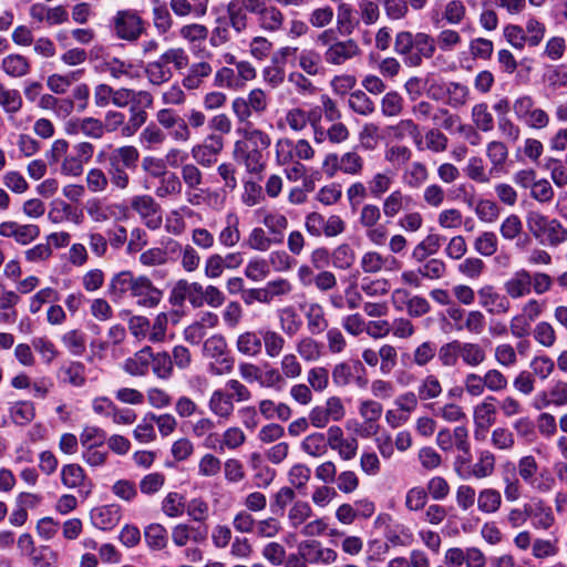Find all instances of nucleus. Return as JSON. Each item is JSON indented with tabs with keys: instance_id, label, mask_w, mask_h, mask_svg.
Masks as SVG:
<instances>
[{
	"instance_id": "obj_1",
	"label": "nucleus",
	"mask_w": 567,
	"mask_h": 567,
	"mask_svg": "<svg viewBox=\"0 0 567 567\" xmlns=\"http://www.w3.org/2000/svg\"><path fill=\"white\" fill-rule=\"evenodd\" d=\"M231 29L240 34L248 28V14H252L259 29L267 33H276L284 29L285 14L268 0H231L226 7Z\"/></svg>"
},
{
	"instance_id": "obj_2",
	"label": "nucleus",
	"mask_w": 567,
	"mask_h": 567,
	"mask_svg": "<svg viewBox=\"0 0 567 567\" xmlns=\"http://www.w3.org/2000/svg\"><path fill=\"white\" fill-rule=\"evenodd\" d=\"M237 133L243 136V140L234 144V159L244 165L250 174L261 173L266 167L265 152L271 144L270 136L254 125L239 127Z\"/></svg>"
},
{
	"instance_id": "obj_3",
	"label": "nucleus",
	"mask_w": 567,
	"mask_h": 567,
	"mask_svg": "<svg viewBox=\"0 0 567 567\" xmlns=\"http://www.w3.org/2000/svg\"><path fill=\"white\" fill-rule=\"evenodd\" d=\"M140 159V152L133 145L114 148L107 156L106 174L109 184L113 189L128 188L131 177L128 171H135Z\"/></svg>"
},
{
	"instance_id": "obj_4",
	"label": "nucleus",
	"mask_w": 567,
	"mask_h": 567,
	"mask_svg": "<svg viewBox=\"0 0 567 567\" xmlns=\"http://www.w3.org/2000/svg\"><path fill=\"white\" fill-rule=\"evenodd\" d=\"M526 225L532 236L540 244L557 247L567 241V228L558 219L549 218L540 212H528Z\"/></svg>"
},
{
	"instance_id": "obj_5",
	"label": "nucleus",
	"mask_w": 567,
	"mask_h": 567,
	"mask_svg": "<svg viewBox=\"0 0 567 567\" xmlns=\"http://www.w3.org/2000/svg\"><path fill=\"white\" fill-rule=\"evenodd\" d=\"M318 44L326 48L323 59L327 64L342 65L361 55V49L354 39L338 40L336 31L327 29L317 38Z\"/></svg>"
},
{
	"instance_id": "obj_6",
	"label": "nucleus",
	"mask_w": 567,
	"mask_h": 567,
	"mask_svg": "<svg viewBox=\"0 0 567 567\" xmlns=\"http://www.w3.org/2000/svg\"><path fill=\"white\" fill-rule=\"evenodd\" d=\"M269 106L267 93L259 87L252 89L246 96L235 97L231 102V111L236 116L237 123L247 127L252 125V116H261Z\"/></svg>"
},
{
	"instance_id": "obj_7",
	"label": "nucleus",
	"mask_w": 567,
	"mask_h": 567,
	"mask_svg": "<svg viewBox=\"0 0 567 567\" xmlns=\"http://www.w3.org/2000/svg\"><path fill=\"white\" fill-rule=\"evenodd\" d=\"M516 120L532 130H545L550 123L549 114L537 106L535 99L529 94L518 95L512 104Z\"/></svg>"
},
{
	"instance_id": "obj_8",
	"label": "nucleus",
	"mask_w": 567,
	"mask_h": 567,
	"mask_svg": "<svg viewBox=\"0 0 567 567\" xmlns=\"http://www.w3.org/2000/svg\"><path fill=\"white\" fill-rule=\"evenodd\" d=\"M203 354L213 360L209 368L213 374L223 375L233 371L235 359L230 354L227 341L221 334H213L204 341Z\"/></svg>"
},
{
	"instance_id": "obj_9",
	"label": "nucleus",
	"mask_w": 567,
	"mask_h": 567,
	"mask_svg": "<svg viewBox=\"0 0 567 567\" xmlns=\"http://www.w3.org/2000/svg\"><path fill=\"white\" fill-rule=\"evenodd\" d=\"M115 35L128 42L136 41L145 31L144 20L132 9L118 10L111 21Z\"/></svg>"
},
{
	"instance_id": "obj_10",
	"label": "nucleus",
	"mask_w": 567,
	"mask_h": 567,
	"mask_svg": "<svg viewBox=\"0 0 567 567\" xmlns=\"http://www.w3.org/2000/svg\"><path fill=\"white\" fill-rule=\"evenodd\" d=\"M182 184L186 186V200L192 206H199L206 202L208 189L203 188L204 175L202 171L192 163L185 164L181 168Z\"/></svg>"
},
{
	"instance_id": "obj_11",
	"label": "nucleus",
	"mask_w": 567,
	"mask_h": 567,
	"mask_svg": "<svg viewBox=\"0 0 567 567\" xmlns=\"http://www.w3.org/2000/svg\"><path fill=\"white\" fill-rule=\"evenodd\" d=\"M85 212L94 223L103 224L109 220L126 218L127 208L122 204H109L101 198H91L85 204Z\"/></svg>"
},
{
	"instance_id": "obj_12",
	"label": "nucleus",
	"mask_w": 567,
	"mask_h": 567,
	"mask_svg": "<svg viewBox=\"0 0 567 567\" xmlns=\"http://www.w3.org/2000/svg\"><path fill=\"white\" fill-rule=\"evenodd\" d=\"M477 296L480 306L489 315L502 316L511 310L508 296L499 293L492 285L481 287Z\"/></svg>"
},
{
	"instance_id": "obj_13",
	"label": "nucleus",
	"mask_w": 567,
	"mask_h": 567,
	"mask_svg": "<svg viewBox=\"0 0 567 567\" xmlns=\"http://www.w3.org/2000/svg\"><path fill=\"white\" fill-rule=\"evenodd\" d=\"M0 236L13 238L17 244L27 246L40 236V228L34 224H19L8 220L0 224Z\"/></svg>"
},
{
	"instance_id": "obj_14",
	"label": "nucleus",
	"mask_w": 567,
	"mask_h": 567,
	"mask_svg": "<svg viewBox=\"0 0 567 567\" xmlns=\"http://www.w3.org/2000/svg\"><path fill=\"white\" fill-rule=\"evenodd\" d=\"M221 136L210 134L204 142L192 148V156L203 167H210L217 161V155L223 151Z\"/></svg>"
},
{
	"instance_id": "obj_15",
	"label": "nucleus",
	"mask_w": 567,
	"mask_h": 567,
	"mask_svg": "<svg viewBox=\"0 0 567 567\" xmlns=\"http://www.w3.org/2000/svg\"><path fill=\"white\" fill-rule=\"evenodd\" d=\"M299 553L310 564H332L337 560L338 554L332 548H323L317 540H306L299 544Z\"/></svg>"
},
{
	"instance_id": "obj_16",
	"label": "nucleus",
	"mask_w": 567,
	"mask_h": 567,
	"mask_svg": "<svg viewBox=\"0 0 567 567\" xmlns=\"http://www.w3.org/2000/svg\"><path fill=\"white\" fill-rule=\"evenodd\" d=\"M530 271L520 268L516 270L505 282L504 290L509 299H522L532 292Z\"/></svg>"
},
{
	"instance_id": "obj_17",
	"label": "nucleus",
	"mask_w": 567,
	"mask_h": 567,
	"mask_svg": "<svg viewBox=\"0 0 567 567\" xmlns=\"http://www.w3.org/2000/svg\"><path fill=\"white\" fill-rule=\"evenodd\" d=\"M519 477L527 484L533 485L539 492H549L555 483V480L546 472L547 476L544 481L534 485V476L538 470L537 461L532 455H526L519 458L518 464Z\"/></svg>"
},
{
	"instance_id": "obj_18",
	"label": "nucleus",
	"mask_w": 567,
	"mask_h": 567,
	"mask_svg": "<svg viewBox=\"0 0 567 567\" xmlns=\"http://www.w3.org/2000/svg\"><path fill=\"white\" fill-rule=\"evenodd\" d=\"M435 52V40L426 33H416L414 37V47L411 54L404 59L409 66H420L423 59H430Z\"/></svg>"
},
{
	"instance_id": "obj_19",
	"label": "nucleus",
	"mask_w": 567,
	"mask_h": 567,
	"mask_svg": "<svg viewBox=\"0 0 567 567\" xmlns=\"http://www.w3.org/2000/svg\"><path fill=\"white\" fill-rule=\"evenodd\" d=\"M92 524L102 530H110L121 519V508L116 504L94 507L90 513Z\"/></svg>"
},
{
	"instance_id": "obj_20",
	"label": "nucleus",
	"mask_w": 567,
	"mask_h": 567,
	"mask_svg": "<svg viewBox=\"0 0 567 567\" xmlns=\"http://www.w3.org/2000/svg\"><path fill=\"white\" fill-rule=\"evenodd\" d=\"M360 266L365 274H377L382 269H399L400 262L392 256H382L378 251H368L362 256Z\"/></svg>"
},
{
	"instance_id": "obj_21",
	"label": "nucleus",
	"mask_w": 567,
	"mask_h": 567,
	"mask_svg": "<svg viewBox=\"0 0 567 567\" xmlns=\"http://www.w3.org/2000/svg\"><path fill=\"white\" fill-rule=\"evenodd\" d=\"M153 351L150 347H144L135 352L133 357L123 362V370L132 377H144L148 373Z\"/></svg>"
},
{
	"instance_id": "obj_22",
	"label": "nucleus",
	"mask_w": 567,
	"mask_h": 567,
	"mask_svg": "<svg viewBox=\"0 0 567 567\" xmlns=\"http://www.w3.org/2000/svg\"><path fill=\"white\" fill-rule=\"evenodd\" d=\"M495 464L496 457L491 451H480L476 462L471 463L465 480H483L492 476L495 472Z\"/></svg>"
},
{
	"instance_id": "obj_23",
	"label": "nucleus",
	"mask_w": 567,
	"mask_h": 567,
	"mask_svg": "<svg viewBox=\"0 0 567 567\" xmlns=\"http://www.w3.org/2000/svg\"><path fill=\"white\" fill-rule=\"evenodd\" d=\"M411 202L412 197L398 188L382 199L381 210L386 218L392 219L406 209Z\"/></svg>"
},
{
	"instance_id": "obj_24",
	"label": "nucleus",
	"mask_w": 567,
	"mask_h": 567,
	"mask_svg": "<svg viewBox=\"0 0 567 567\" xmlns=\"http://www.w3.org/2000/svg\"><path fill=\"white\" fill-rule=\"evenodd\" d=\"M209 411L219 420H229L234 414V401L228 396L227 391L217 389L213 391L208 401Z\"/></svg>"
},
{
	"instance_id": "obj_25",
	"label": "nucleus",
	"mask_w": 567,
	"mask_h": 567,
	"mask_svg": "<svg viewBox=\"0 0 567 567\" xmlns=\"http://www.w3.org/2000/svg\"><path fill=\"white\" fill-rule=\"evenodd\" d=\"M169 8L178 18H203L208 10V3L204 0H171Z\"/></svg>"
},
{
	"instance_id": "obj_26",
	"label": "nucleus",
	"mask_w": 567,
	"mask_h": 567,
	"mask_svg": "<svg viewBox=\"0 0 567 567\" xmlns=\"http://www.w3.org/2000/svg\"><path fill=\"white\" fill-rule=\"evenodd\" d=\"M213 73L212 65L206 61L193 63L185 76L183 78V86L186 90H197L202 86L205 79L209 78Z\"/></svg>"
},
{
	"instance_id": "obj_27",
	"label": "nucleus",
	"mask_w": 567,
	"mask_h": 567,
	"mask_svg": "<svg viewBox=\"0 0 567 567\" xmlns=\"http://www.w3.org/2000/svg\"><path fill=\"white\" fill-rule=\"evenodd\" d=\"M58 378L62 383L80 388L86 381L85 365L80 361L68 362L58 370Z\"/></svg>"
},
{
	"instance_id": "obj_28",
	"label": "nucleus",
	"mask_w": 567,
	"mask_h": 567,
	"mask_svg": "<svg viewBox=\"0 0 567 567\" xmlns=\"http://www.w3.org/2000/svg\"><path fill=\"white\" fill-rule=\"evenodd\" d=\"M163 292L156 288L151 279L146 276H142L141 282L137 288L135 296L136 302L142 307H155L162 300Z\"/></svg>"
},
{
	"instance_id": "obj_29",
	"label": "nucleus",
	"mask_w": 567,
	"mask_h": 567,
	"mask_svg": "<svg viewBox=\"0 0 567 567\" xmlns=\"http://www.w3.org/2000/svg\"><path fill=\"white\" fill-rule=\"evenodd\" d=\"M1 69L8 76L22 78L30 73L31 63L27 56L11 53L2 59Z\"/></svg>"
},
{
	"instance_id": "obj_30",
	"label": "nucleus",
	"mask_w": 567,
	"mask_h": 567,
	"mask_svg": "<svg viewBox=\"0 0 567 567\" xmlns=\"http://www.w3.org/2000/svg\"><path fill=\"white\" fill-rule=\"evenodd\" d=\"M429 176L425 164L412 162L402 172V183L411 189H417L426 183Z\"/></svg>"
},
{
	"instance_id": "obj_31",
	"label": "nucleus",
	"mask_w": 567,
	"mask_h": 567,
	"mask_svg": "<svg viewBox=\"0 0 567 567\" xmlns=\"http://www.w3.org/2000/svg\"><path fill=\"white\" fill-rule=\"evenodd\" d=\"M239 218L235 214H228L225 226L218 234V241L225 248H233L240 241Z\"/></svg>"
},
{
	"instance_id": "obj_32",
	"label": "nucleus",
	"mask_w": 567,
	"mask_h": 567,
	"mask_svg": "<svg viewBox=\"0 0 567 567\" xmlns=\"http://www.w3.org/2000/svg\"><path fill=\"white\" fill-rule=\"evenodd\" d=\"M487 359L485 349L477 342L461 341V361L470 368H477Z\"/></svg>"
},
{
	"instance_id": "obj_33",
	"label": "nucleus",
	"mask_w": 567,
	"mask_h": 567,
	"mask_svg": "<svg viewBox=\"0 0 567 567\" xmlns=\"http://www.w3.org/2000/svg\"><path fill=\"white\" fill-rule=\"evenodd\" d=\"M502 494L493 487H485L477 494V509L483 514H495L502 506Z\"/></svg>"
},
{
	"instance_id": "obj_34",
	"label": "nucleus",
	"mask_w": 567,
	"mask_h": 567,
	"mask_svg": "<svg viewBox=\"0 0 567 567\" xmlns=\"http://www.w3.org/2000/svg\"><path fill=\"white\" fill-rule=\"evenodd\" d=\"M262 224L268 229L275 244H282L285 230L288 228V219L280 213H266L262 217Z\"/></svg>"
},
{
	"instance_id": "obj_35",
	"label": "nucleus",
	"mask_w": 567,
	"mask_h": 567,
	"mask_svg": "<svg viewBox=\"0 0 567 567\" xmlns=\"http://www.w3.org/2000/svg\"><path fill=\"white\" fill-rule=\"evenodd\" d=\"M236 348L238 352L247 357H257L261 353L262 343L260 331H246L240 333L236 341Z\"/></svg>"
},
{
	"instance_id": "obj_36",
	"label": "nucleus",
	"mask_w": 567,
	"mask_h": 567,
	"mask_svg": "<svg viewBox=\"0 0 567 567\" xmlns=\"http://www.w3.org/2000/svg\"><path fill=\"white\" fill-rule=\"evenodd\" d=\"M486 156L491 163L489 173L501 171L507 158L508 147L503 141H491L486 145Z\"/></svg>"
},
{
	"instance_id": "obj_37",
	"label": "nucleus",
	"mask_w": 567,
	"mask_h": 567,
	"mask_svg": "<svg viewBox=\"0 0 567 567\" xmlns=\"http://www.w3.org/2000/svg\"><path fill=\"white\" fill-rule=\"evenodd\" d=\"M393 183L394 177L391 171L377 172L367 182L369 195L373 198H381L391 189Z\"/></svg>"
},
{
	"instance_id": "obj_38",
	"label": "nucleus",
	"mask_w": 567,
	"mask_h": 567,
	"mask_svg": "<svg viewBox=\"0 0 567 567\" xmlns=\"http://www.w3.org/2000/svg\"><path fill=\"white\" fill-rule=\"evenodd\" d=\"M494 400L493 396H488L475 406L473 417L477 427L488 429L494 424L496 414V408L493 404Z\"/></svg>"
},
{
	"instance_id": "obj_39",
	"label": "nucleus",
	"mask_w": 567,
	"mask_h": 567,
	"mask_svg": "<svg viewBox=\"0 0 567 567\" xmlns=\"http://www.w3.org/2000/svg\"><path fill=\"white\" fill-rule=\"evenodd\" d=\"M359 25L355 19L353 8L349 3H340L337 9V28L342 35H350Z\"/></svg>"
},
{
	"instance_id": "obj_40",
	"label": "nucleus",
	"mask_w": 567,
	"mask_h": 567,
	"mask_svg": "<svg viewBox=\"0 0 567 567\" xmlns=\"http://www.w3.org/2000/svg\"><path fill=\"white\" fill-rule=\"evenodd\" d=\"M9 414L16 425L25 426L33 421L35 408L30 401H18L10 405Z\"/></svg>"
},
{
	"instance_id": "obj_41",
	"label": "nucleus",
	"mask_w": 567,
	"mask_h": 567,
	"mask_svg": "<svg viewBox=\"0 0 567 567\" xmlns=\"http://www.w3.org/2000/svg\"><path fill=\"white\" fill-rule=\"evenodd\" d=\"M144 537L152 550H162L168 544V533L162 524L152 523L144 529Z\"/></svg>"
},
{
	"instance_id": "obj_42",
	"label": "nucleus",
	"mask_w": 567,
	"mask_h": 567,
	"mask_svg": "<svg viewBox=\"0 0 567 567\" xmlns=\"http://www.w3.org/2000/svg\"><path fill=\"white\" fill-rule=\"evenodd\" d=\"M171 250L173 252L178 251L181 254V265L187 272H193L198 269L200 265V256L198 251L192 245H185L184 247L177 241H172Z\"/></svg>"
},
{
	"instance_id": "obj_43",
	"label": "nucleus",
	"mask_w": 567,
	"mask_h": 567,
	"mask_svg": "<svg viewBox=\"0 0 567 567\" xmlns=\"http://www.w3.org/2000/svg\"><path fill=\"white\" fill-rule=\"evenodd\" d=\"M130 277L133 272L123 270L112 277L109 284V295L114 302H118L128 295Z\"/></svg>"
},
{
	"instance_id": "obj_44",
	"label": "nucleus",
	"mask_w": 567,
	"mask_h": 567,
	"mask_svg": "<svg viewBox=\"0 0 567 567\" xmlns=\"http://www.w3.org/2000/svg\"><path fill=\"white\" fill-rule=\"evenodd\" d=\"M260 334L266 355L269 358L279 357L286 344L285 338L279 332L271 329H262L260 330Z\"/></svg>"
},
{
	"instance_id": "obj_45",
	"label": "nucleus",
	"mask_w": 567,
	"mask_h": 567,
	"mask_svg": "<svg viewBox=\"0 0 567 567\" xmlns=\"http://www.w3.org/2000/svg\"><path fill=\"white\" fill-rule=\"evenodd\" d=\"M435 354V343L432 341H424L414 349L412 357L410 353H403L401 359L402 361L405 359L411 360V362L417 367H425L434 359Z\"/></svg>"
},
{
	"instance_id": "obj_46",
	"label": "nucleus",
	"mask_w": 567,
	"mask_h": 567,
	"mask_svg": "<svg viewBox=\"0 0 567 567\" xmlns=\"http://www.w3.org/2000/svg\"><path fill=\"white\" fill-rule=\"evenodd\" d=\"M182 189L183 184L179 177L175 173L167 172L159 177V183L155 189V194L158 198H167L181 195Z\"/></svg>"
},
{
	"instance_id": "obj_47",
	"label": "nucleus",
	"mask_w": 567,
	"mask_h": 567,
	"mask_svg": "<svg viewBox=\"0 0 567 567\" xmlns=\"http://www.w3.org/2000/svg\"><path fill=\"white\" fill-rule=\"evenodd\" d=\"M61 341L72 355L81 357L86 351V334L80 329L66 331Z\"/></svg>"
},
{
	"instance_id": "obj_48",
	"label": "nucleus",
	"mask_w": 567,
	"mask_h": 567,
	"mask_svg": "<svg viewBox=\"0 0 567 567\" xmlns=\"http://www.w3.org/2000/svg\"><path fill=\"white\" fill-rule=\"evenodd\" d=\"M145 75L152 85L159 86L173 78V71L164 65L158 59L151 61L145 66Z\"/></svg>"
},
{
	"instance_id": "obj_49",
	"label": "nucleus",
	"mask_w": 567,
	"mask_h": 567,
	"mask_svg": "<svg viewBox=\"0 0 567 567\" xmlns=\"http://www.w3.org/2000/svg\"><path fill=\"white\" fill-rule=\"evenodd\" d=\"M464 172L471 181L478 184H488L493 174L489 173V169L486 168L483 158L480 156L470 157Z\"/></svg>"
},
{
	"instance_id": "obj_50",
	"label": "nucleus",
	"mask_w": 567,
	"mask_h": 567,
	"mask_svg": "<svg viewBox=\"0 0 567 567\" xmlns=\"http://www.w3.org/2000/svg\"><path fill=\"white\" fill-rule=\"evenodd\" d=\"M61 481L68 488H81L85 486L86 475L79 464H66L61 468Z\"/></svg>"
},
{
	"instance_id": "obj_51",
	"label": "nucleus",
	"mask_w": 567,
	"mask_h": 567,
	"mask_svg": "<svg viewBox=\"0 0 567 567\" xmlns=\"http://www.w3.org/2000/svg\"><path fill=\"white\" fill-rule=\"evenodd\" d=\"M302 452L312 457H321L328 452L326 435L323 433H311L307 435L301 444Z\"/></svg>"
},
{
	"instance_id": "obj_52",
	"label": "nucleus",
	"mask_w": 567,
	"mask_h": 567,
	"mask_svg": "<svg viewBox=\"0 0 567 567\" xmlns=\"http://www.w3.org/2000/svg\"><path fill=\"white\" fill-rule=\"evenodd\" d=\"M348 105L354 113L362 116H369L375 111L374 102L362 90L350 93Z\"/></svg>"
},
{
	"instance_id": "obj_53",
	"label": "nucleus",
	"mask_w": 567,
	"mask_h": 567,
	"mask_svg": "<svg viewBox=\"0 0 567 567\" xmlns=\"http://www.w3.org/2000/svg\"><path fill=\"white\" fill-rule=\"evenodd\" d=\"M296 351L307 362H313L321 358L322 347L312 337H302L296 343Z\"/></svg>"
},
{
	"instance_id": "obj_54",
	"label": "nucleus",
	"mask_w": 567,
	"mask_h": 567,
	"mask_svg": "<svg viewBox=\"0 0 567 567\" xmlns=\"http://www.w3.org/2000/svg\"><path fill=\"white\" fill-rule=\"evenodd\" d=\"M443 392V388L439 378L434 374L424 377L417 388L416 393L420 401H427L439 398Z\"/></svg>"
},
{
	"instance_id": "obj_55",
	"label": "nucleus",
	"mask_w": 567,
	"mask_h": 567,
	"mask_svg": "<svg viewBox=\"0 0 567 567\" xmlns=\"http://www.w3.org/2000/svg\"><path fill=\"white\" fill-rule=\"evenodd\" d=\"M307 328L311 334H319L328 328L322 307L319 303H311L306 312Z\"/></svg>"
},
{
	"instance_id": "obj_56",
	"label": "nucleus",
	"mask_w": 567,
	"mask_h": 567,
	"mask_svg": "<svg viewBox=\"0 0 567 567\" xmlns=\"http://www.w3.org/2000/svg\"><path fill=\"white\" fill-rule=\"evenodd\" d=\"M353 370L364 371V368L359 361L353 365L348 362L337 363L332 369V382L341 388L349 385L353 381Z\"/></svg>"
},
{
	"instance_id": "obj_57",
	"label": "nucleus",
	"mask_w": 567,
	"mask_h": 567,
	"mask_svg": "<svg viewBox=\"0 0 567 567\" xmlns=\"http://www.w3.org/2000/svg\"><path fill=\"white\" fill-rule=\"evenodd\" d=\"M147 117V112L144 109L135 104L131 105L128 121L121 130L122 136L131 137L135 135L137 131L146 123Z\"/></svg>"
},
{
	"instance_id": "obj_58",
	"label": "nucleus",
	"mask_w": 567,
	"mask_h": 567,
	"mask_svg": "<svg viewBox=\"0 0 567 567\" xmlns=\"http://www.w3.org/2000/svg\"><path fill=\"white\" fill-rule=\"evenodd\" d=\"M442 367L453 368L461 360V341L455 339L442 344L437 351Z\"/></svg>"
},
{
	"instance_id": "obj_59",
	"label": "nucleus",
	"mask_w": 567,
	"mask_h": 567,
	"mask_svg": "<svg viewBox=\"0 0 567 567\" xmlns=\"http://www.w3.org/2000/svg\"><path fill=\"white\" fill-rule=\"evenodd\" d=\"M341 172L351 176H360L364 169V159L357 150L340 155Z\"/></svg>"
},
{
	"instance_id": "obj_60",
	"label": "nucleus",
	"mask_w": 567,
	"mask_h": 567,
	"mask_svg": "<svg viewBox=\"0 0 567 567\" xmlns=\"http://www.w3.org/2000/svg\"><path fill=\"white\" fill-rule=\"evenodd\" d=\"M473 246L474 250L478 255L483 257H491L498 249V239L495 233L483 231L475 238Z\"/></svg>"
},
{
	"instance_id": "obj_61",
	"label": "nucleus",
	"mask_w": 567,
	"mask_h": 567,
	"mask_svg": "<svg viewBox=\"0 0 567 567\" xmlns=\"http://www.w3.org/2000/svg\"><path fill=\"white\" fill-rule=\"evenodd\" d=\"M153 373L162 380H168L173 375L174 365L168 352L153 353L151 361Z\"/></svg>"
},
{
	"instance_id": "obj_62",
	"label": "nucleus",
	"mask_w": 567,
	"mask_h": 567,
	"mask_svg": "<svg viewBox=\"0 0 567 567\" xmlns=\"http://www.w3.org/2000/svg\"><path fill=\"white\" fill-rule=\"evenodd\" d=\"M417 272L422 278L439 280L446 274V264L440 258H430L419 265Z\"/></svg>"
},
{
	"instance_id": "obj_63",
	"label": "nucleus",
	"mask_w": 567,
	"mask_h": 567,
	"mask_svg": "<svg viewBox=\"0 0 567 567\" xmlns=\"http://www.w3.org/2000/svg\"><path fill=\"white\" fill-rule=\"evenodd\" d=\"M209 34L208 28L200 23H189L183 25L178 35L189 44L203 43Z\"/></svg>"
},
{
	"instance_id": "obj_64",
	"label": "nucleus",
	"mask_w": 567,
	"mask_h": 567,
	"mask_svg": "<svg viewBox=\"0 0 567 567\" xmlns=\"http://www.w3.org/2000/svg\"><path fill=\"white\" fill-rule=\"evenodd\" d=\"M533 337L544 348H551L557 341L555 328L547 321H539L535 324Z\"/></svg>"
}]
</instances>
